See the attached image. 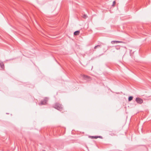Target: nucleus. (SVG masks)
Masks as SVG:
<instances>
[{
	"label": "nucleus",
	"instance_id": "1a4fd4ad",
	"mask_svg": "<svg viewBox=\"0 0 151 151\" xmlns=\"http://www.w3.org/2000/svg\"><path fill=\"white\" fill-rule=\"evenodd\" d=\"M101 47V45H97L94 47V49H95L97 47Z\"/></svg>",
	"mask_w": 151,
	"mask_h": 151
},
{
	"label": "nucleus",
	"instance_id": "6e6552de",
	"mask_svg": "<svg viewBox=\"0 0 151 151\" xmlns=\"http://www.w3.org/2000/svg\"><path fill=\"white\" fill-rule=\"evenodd\" d=\"M133 97L132 96H130L128 98V101H131L133 99Z\"/></svg>",
	"mask_w": 151,
	"mask_h": 151
},
{
	"label": "nucleus",
	"instance_id": "0eeeda50",
	"mask_svg": "<svg viewBox=\"0 0 151 151\" xmlns=\"http://www.w3.org/2000/svg\"><path fill=\"white\" fill-rule=\"evenodd\" d=\"M0 66L2 69H3L4 68V65L2 63H0Z\"/></svg>",
	"mask_w": 151,
	"mask_h": 151
},
{
	"label": "nucleus",
	"instance_id": "20e7f679",
	"mask_svg": "<svg viewBox=\"0 0 151 151\" xmlns=\"http://www.w3.org/2000/svg\"><path fill=\"white\" fill-rule=\"evenodd\" d=\"M83 77L84 79L87 80V81H90L91 79L90 77L85 75H83Z\"/></svg>",
	"mask_w": 151,
	"mask_h": 151
},
{
	"label": "nucleus",
	"instance_id": "39448f33",
	"mask_svg": "<svg viewBox=\"0 0 151 151\" xmlns=\"http://www.w3.org/2000/svg\"><path fill=\"white\" fill-rule=\"evenodd\" d=\"M80 33L79 31H76L74 33V35H79Z\"/></svg>",
	"mask_w": 151,
	"mask_h": 151
},
{
	"label": "nucleus",
	"instance_id": "4468645a",
	"mask_svg": "<svg viewBox=\"0 0 151 151\" xmlns=\"http://www.w3.org/2000/svg\"><path fill=\"white\" fill-rule=\"evenodd\" d=\"M115 48L116 50H117L120 49V47H119L116 46Z\"/></svg>",
	"mask_w": 151,
	"mask_h": 151
},
{
	"label": "nucleus",
	"instance_id": "dca6fc26",
	"mask_svg": "<svg viewBox=\"0 0 151 151\" xmlns=\"http://www.w3.org/2000/svg\"><path fill=\"white\" fill-rule=\"evenodd\" d=\"M123 47L125 49H126V48L125 47Z\"/></svg>",
	"mask_w": 151,
	"mask_h": 151
},
{
	"label": "nucleus",
	"instance_id": "ddd939ff",
	"mask_svg": "<svg viewBox=\"0 0 151 151\" xmlns=\"http://www.w3.org/2000/svg\"><path fill=\"white\" fill-rule=\"evenodd\" d=\"M118 43H124L125 42H123V41H118Z\"/></svg>",
	"mask_w": 151,
	"mask_h": 151
},
{
	"label": "nucleus",
	"instance_id": "9d476101",
	"mask_svg": "<svg viewBox=\"0 0 151 151\" xmlns=\"http://www.w3.org/2000/svg\"><path fill=\"white\" fill-rule=\"evenodd\" d=\"M82 17L83 18H84L85 19H86L88 17L87 15L85 14L83 15Z\"/></svg>",
	"mask_w": 151,
	"mask_h": 151
},
{
	"label": "nucleus",
	"instance_id": "9b49d317",
	"mask_svg": "<svg viewBox=\"0 0 151 151\" xmlns=\"http://www.w3.org/2000/svg\"><path fill=\"white\" fill-rule=\"evenodd\" d=\"M91 137L93 139L94 138V139H96L98 138V136H91Z\"/></svg>",
	"mask_w": 151,
	"mask_h": 151
},
{
	"label": "nucleus",
	"instance_id": "7ed1b4c3",
	"mask_svg": "<svg viewBox=\"0 0 151 151\" xmlns=\"http://www.w3.org/2000/svg\"><path fill=\"white\" fill-rule=\"evenodd\" d=\"M136 101L138 104H141L143 102V100L139 98H137L135 100Z\"/></svg>",
	"mask_w": 151,
	"mask_h": 151
},
{
	"label": "nucleus",
	"instance_id": "f03ea898",
	"mask_svg": "<svg viewBox=\"0 0 151 151\" xmlns=\"http://www.w3.org/2000/svg\"><path fill=\"white\" fill-rule=\"evenodd\" d=\"M48 100V99L47 98H45L43 100L41 101L40 103L39 104L40 105H45L47 104Z\"/></svg>",
	"mask_w": 151,
	"mask_h": 151
},
{
	"label": "nucleus",
	"instance_id": "f257e3e1",
	"mask_svg": "<svg viewBox=\"0 0 151 151\" xmlns=\"http://www.w3.org/2000/svg\"><path fill=\"white\" fill-rule=\"evenodd\" d=\"M53 107L59 110H61L63 109L62 105L58 103H56L53 106Z\"/></svg>",
	"mask_w": 151,
	"mask_h": 151
},
{
	"label": "nucleus",
	"instance_id": "f8f14e48",
	"mask_svg": "<svg viewBox=\"0 0 151 151\" xmlns=\"http://www.w3.org/2000/svg\"><path fill=\"white\" fill-rule=\"evenodd\" d=\"M115 4H116L115 1H114L113 3L112 6H114L115 5Z\"/></svg>",
	"mask_w": 151,
	"mask_h": 151
},
{
	"label": "nucleus",
	"instance_id": "2eb2a0df",
	"mask_svg": "<svg viewBox=\"0 0 151 151\" xmlns=\"http://www.w3.org/2000/svg\"><path fill=\"white\" fill-rule=\"evenodd\" d=\"M98 138H102V137L101 136H98Z\"/></svg>",
	"mask_w": 151,
	"mask_h": 151
},
{
	"label": "nucleus",
	"instance_id": "423d86ee",
	"mask_svg": "<svg viewBox=\"0 0 151 151\" xmlns=\"http://www.w3.org/2000/svg\"><path fill=\"white\" fill-rule=\"evenodd\" d=\"M111 43L113 44L115 43H118V41H111Z\"/></svg>",
	"mask_w": 151,
	"mask_h": 151
}]
</instances>
